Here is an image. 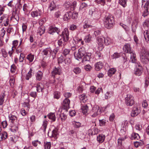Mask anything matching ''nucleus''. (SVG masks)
Wrapping results in <instances>:
<instances>
[{"mask_svg":"<svg viewBox=\"0 0 149 149\" xmlns=\"http://www.w3.org/2000/svg\"><path fill=\"white\" fill-rule=\"evenodd\" d=\"M144 27H147V30L148 29V27L149 26V20H146L143 24Z\"/></svg>","mask_w":149,"mask_h":149,"instance_id":"nucleus-53","label":"nucleus"},{"mask_svg":"<svg viewBox=\"0 0 149 149\" xmlns=\"http://www.w3.org/2000/svg\"><path fill=\"white\" fill-rule=\"evenodd\" d=\"M116 72V70L114 68H111L108 71V75L109 77H111L112 74L115 73Z\"/></svg>","mask_w":149,"mask_h":149,"instance_id":"nucleus-33","label":"nucleus"},{"mask_svg":"<svg viewBox=\"0 0 149 149\" xmlns=\"http://www.w3.org/2000/svg\"><path fill=\"white\" fill-rule=\"evenodd\" d=\"M61 69L59 68H55L52 72V76H53L54 78L56 75L60 74L61 72Z\"/></svg>","mask_w":149,"mask_h":149,"instance_id":"nucleus-18","label":"nucleus"},{"mask_svg":"<svg viewBox=\"0 0 149 149\" xmlns=\"http://www.w3.org/2000/svg\"><path fill=\"white\" fill-rule=\"evenodd\" d=\"M47 116L48 118L53 121H55L56 120V117L54 113H50Z\"/></svg>","mask_w":149,"mask_h":149,"instance_id":"nucleus-28","label":"nucleus"},{"mask_svg":"<svg viewBox=\"0 0 149 149\" xmlns=\"http://www.w3.org/2000/svg\"><path fill=\"white\" fill-rule=\"evenodd\" d=\"M72 14V12L69 11L66 13L63 17V19L65 21H68L70 18H71V15Z\"/></svg>","mask_w":149,"mask_h":149,"instance_id":"nucleus-23","label":"nucleus"},{"mask_svg":"<svg viewBox=\"0 0 149 149\" xmlns=\"http://www.w3.org/2000/svg\"><path fill=\"white\" fill-rule=\"evenodd\" d=\"M43 146L44 149H50L51 147V143L49 142L44 141Z\"/></svg>","mask_w":149,"mask_h":149,"instance_id":"nucleus-24","label":"nucleus"},{"mask_svg":"<svg viewBox=\"0 0 149 149\" xmlns=\"http://www.w3.org/2000/svg\"><path fill=\"white\" fill-rule=\"evenodd\" d=\"M79 99L81 102L85 103L87 100V98L85 95L84 94L81 95L79 97Z\"/></svg>","mask_w":149,"mask_h":149,"instance_id":"nucleus-39","label":"nucleus"},{"mask_svg":"<svg viewBox=\"0 0 149 149\" xmlns=\"http://www.w3.org/2000/svg\"><path fill=\"white\" fill-rule=\"evenodd\" d=\"M70 50L69 49H65L63 50L62 54L64 56H66L69 54Z\"/></svg>","mask_w":149,"mask_h":149,"instance_id":"nucleus-50","label":"nucleus"},{"mask_svg":"<svg viewBox=\"0 0 149 149\" xmlns=\"http://www.w3.org/2000/svg\"><path fill=\"white\" fill-rule=\"evenodd\" d=\"M125 103L127 105L131 106L134 103L133 97L130 95H127L125 99Z\"/></svg>","mask_w":149,"mask_h":149,"instance_id":"nucleus-7","label":"nucleus"},{"mask_svg":"<svg viewBox=\"0 0 149 149\" xmlns=\"http://www.w3.org/2000/svg\"><path fill=\"white\" fill-rule=\"evenodd\" d=\"M141 60L144 64L149 62V51L144 47H142L141 51Z\"/></svg>","mask_w":149,"mask_h":149,"instance_id":"nucleus-3","label":"nucleus"},{"mask_svg":"<svg viewBox=\"0 0 149 149\" xmlns=\"http://www.w3.org/2000/svg\"><path fill=\"white\" fill-rule=\"evenodd\" d=\"M88 5L85 3H82L81 4L79 8V11H81L83 9L85 10V8L87 7Z\"/></svg>","mask_w":149,"mask_h":149,"instance_id":"nucleus-43","label":"nucleus"},{"mask_svg":"<svg viewBox=\"0 0 149 149\" xmlns=\"http://www.w3.org/2000/svg\"><path fill=\"white\" fill-rule=\"evenodd\" d=\"M37 91L38 92H42V90L44 89V86L41 83L38 84L36 87Z\"/></svg>","mask_w":149,"mask_h":149,"instance_id":"nucleus-29","label":"nucleus"},{"mask_svg":"<svg viewBox=\"0 0 149 149\" xmlns=\"http://www.w3.org/2000/svg\"><path fill=\"white\" fill-rule=\"evenodd\" d=\"M91 36L89 34L87 36H85L84 39L85 42H89L91 40Z\"/></svg>","mask_w":149,"mask_h":149,"instance_id":"nucleus-46","label":"nucleus"},{"mask_svg":"<svg viewBox=\"0 0 149 149\" xmlns=\"http://www.w3.org/2000/svg\"><path fill=\"white\" fill-rule=\"evenodd\" d=\"M70 101L69 99L65 98L63 101L62 105V109L63 111L67 112L68 110L70 107Z\"/></svg>","mask_w":149,"mask_h":149,"instance_id":"nucleus-8","label":"nucleus"},{"mask_svg":"<svg viewBox=\"0 0 149 149\" xmlns=\"http://www.w3.org/2000/svg\"><path fill=\"white\" fill-rule=\"evenodd\" d=\"M25 56L24 54L23 53H21L20 54L19 58V61L20 62H22L23 61V60L24 59V58Z\"/></svg>","mask_w":149,"mask_h":149,"instance_id":"nucleus-57","label":"nucleus"},{"mask_svg":"<svg viewBox=\"0 0 149 149\" xmlns=\"http://www.w3.org/2000/svg\"><path fill=\"white\" fill-rule=\"evenodd\" d=\"M34 58V55L30 54L27 55L26 57V59L30 62H32Z\"/></svg>","mask_w":149,"mask_h":149,"instance_id":"nucleus-44","label":"nucleus"},{"mask_svg":"<svg viewBox=\"0 0 149 149\" xmlns=\"http://www.w3.org/2000/svg\"><path fill=\"white\" fill-rule=\"evenodd\" d=\"M41 12L39 10H36L32 11L31 12V15L32 17H37L40 18V17Z\"/></svg>","mask_w":149,"mask_h":149,"instance_id":"nucleus-15","label":"nucleus"},{"mask_svg":"<svg viewBox=\"0 0 149 149\" xmlns=\"http://www.w3.org/2000/svg\"><path fill=\"white\" fill-rule=\"evenodd\" d=\"M32 69L31 68L30 69L29 72L26 74V79L28 80L32 76Z\"/></svg>","mask_w":149,"mask_h":149,"instance_id":"nucleus-52","label":"nucleus"},{"mask_svg":"<svg viewBox=\"0 0 149 149\" xmlns=\"http://www.w3.org/2000/svg\"><path fill=\"white\" fill-rule=\"evenodd\" d=\"M60 93L59 92H56L54 93V97L57 99H58L60 97Z\"/></svg>","mask_w":149,"mask_h":149,"instance_id":"nucleus-58","label":"nucleus"},{"mask_svg":"<svg viewBox=\"0 0 149 149\" xmlns=\"http://www.w3.org/2000/svg\"><path fill=\"white\" fill-rule=\"evenodd\" d=\"M123 49L125 52L130 54L134 52L132 50L130 44L128 43L124 45Z\"/></svg>","mask_w":149,"mask_h":149,"instance_id":"nucleus-11","label":"nucleus"},{"mask_svg":"<svg viewBox=\"0 0 149 149\" xmlns=\"http://www.w3.org/2000/svg\"><path fill=\"white\" fill-rule=\"evenodd\" d=\"M16 70V68L15 65L13 64L12 65L11 67L10 71L13 73H15Z\"/></svg>","mask_w":149,"mask_h":149,"instance_id":"nucleus-61","label":"nucleus"},{"mask_svg":"<svg viewBox=\"0 0 149 149\" xmlns=\"http://www.w3.org/2000/svg\"><path fill=\"white\" fill-rule=\"evenodd\" d=\"M11 131L13 132H17L18 130V127L16 126H12L10 129Z\"/></svg>","mask_w":149,"mask_h":149,"instance_id":"nucleus-55","label":"nucleus"},{"mask_svg":"<svg viewBox=\"0 0 149 149\" xmlns=\"http://www.w3.org/2000/svg\"><path fill=\"white\" fill-rule=\"evenodd\" d=\"M58 134V130L57 129H54L52 131L51 136L50 137H53L56 139L57 138V136Z\"/></svg>","mask_w":149,"mask_h":149,"instance_id":"nucleus-37","label":"nucleus"},{"mask_svg":"<svg viewBox=\"0 0 149 149\" xmlns=\"http://www.w3.org/2000/svg\"><path fill=\"white\" fill-rule=\"evenodd\" d=\"M95 56L98 58H102L103 56L101 54V52L98 51L96 52Z\"/></svg>","mask_w":149,"mask_h":149,"instance_id":"nucleus-51","label":"nucleus"},{"mask_svg":"<svg viewBox=\"0 0 149 149\" xmlns=\"http://www.w3.org/2000/svg\"><path fill=\"white\" fill-rule=\"evenodd\" d=\"M130 62H131L133 63H136V64L138 62H137V60L136 58V55L134 52L130 54Z\"/></svg>","mask_w":149,"mask_h":149,"instance_id":"nucleus-19","label":"nucleus"},{"mask_svg":"<svg viewBox=\"0 0 149 149\" xmlns=\"http://www.w3.org/2000/svg\"><path fill=\"white\" fill-rule=\"evenodd\" d=\"M119 3L122 6L124 7H125L126 5V0H119Z\"/></svg>","mask_w":149,"mask_h":149,"instance_id":"nucleus-54","label":"nucleus"},{"mask_svg":"<svg viewBox=\"0 0 149 149\" xmlns=\"http://www.w3.org/2000/svg\"><path fill=\"white\" fill-rule=\"evenodd\" d=\"M2 129L0 128V141L5 140L7 138L8 134L5 132H1Z\"/></svg>","mask_w":149,"mask_h":149,"instance_id":"nucleus-16","label":"nucleus"},{"mask_svg":"<svg viewBox=\"0 0 149 149\" xmlns=\"http://www.w3.org/2000/svg\"><path fill=\"white\" fill-rule=\"evenodd\" d=\"M73 71L76 74H79L81 72V69L79 68L76 67L74 68Z\"/></svg>","mask_w":149,"mask_h":149,"instance_id":"nucleus-48","label":"nucleus"},{"mask_svg":"<svg viewBox=\"0 0 149 149\" xmlns=\"http://www.w3.org/2000/svg\"><path fill=\"white\" fill-rule=\"evenodd\" d=\"M56 5L54 1L51 2L49 6V9L50 11L54 10L56 8Z\"/></svg>","mask_w":149,"mask_h":149,"instance_id":"nucleus-30","label":"nucleus"},{"mask_svg":"<svg viewBox=\"0 0 149 149\" xmlns=\"http://www.w3.org/2000/svg\"><path fill=\"white\" fill-rule=\"evenodd\" d=\"M111 0H95L96 2L102 6L108 4V3L111 2Z\"/></svg>","mask_w":149,"mask_h":149,"instance_id":"nucleus-20","label":"nucleus"},{"mask_svg":"<svg viewBox=\"0 0 149 149\" xmlns=\"http://www.w3.org/2000/svg\"><path fill=\"white\" fill-rule=\"evenodd\" d=\"M140 138L139 135L136 133H133L132 135L131 138L132 139H138Z\"/></svg>","mask_w":149,"mask_h":149,"instance_id":"nucleus-45","label":"nucleus"},{"mask_svg":"<svg viewBox=\"0 0 149 149\" xmlns=\"http://www.w3.org/2000/svg\"><path fill=\"white\" fill-rule=\"evenodd\" d=\"M71 62V60L69 58H66L65 60H64L63 63L65 64L68 65L70 64Z\"/></svg>","mask_w":149,"mask_h":149,"instance_id":"nucleus-49","label":"nucleus"},{"mask_svg":"<svg viewBox=\"0 0 149 149\" xmlns=\"http://www.w3.org/2000/svg\"><path fill=\"white\" fill-rule=\"evenodd\" d=\"M45 27L41 25L38 28L37 33L40 36H41L45 32Z\"/></svg>","mask_w":149,"mask_h":149,"instance_id":"nucleus-21","label":"nucleus"},{"mask_svg":"<svg viewBox=\"0 0 149 149\" xmlns=\"http://www.w3.org/2000/svg\"><path fill=\"white\" fill-rule=\"evenodd\" d=\"M61 30L59 28L56 27L54 25L50 26L48 29V33L51 34H54L55 33H56L59 36L61 34Z\"/></svg>","mask_w":149,"mask_h":149,"instance_id":"nucleus-5","label":"nucleus"},{"mask_svg":"<svg viewBox=\"0 0 149 149\" xmlns=\"http://www.w3.org/2000/svg\"><path fill=\"white\" fill-rule=\"evenodd\" d=\"M9 82L10 84V85L11 87H13L14 85L15 82V80L14 79L13 77H11L9 80Z\"/></svg>","mask_w":149,"mask_h":149,"instance_id":"nucleus-59","label":"nucleus"},{"mask_svg":"<svg viewBox=\"0 0 149 149\" xmlns=\"http://www.w3.org/2000/svg\"><path fill=\"white\" fill-rule=\"evenodd\" d=\"M93 111L94 112L92 116L94 117L100 113L101 110L99 109V106H97L96 107H93Z\"/></svg>","mask_w":149,"mask_h":149,"instance_id":"nucleus-14","label":"nucleus"},{"mask_svg":"<svg viewBox=\"0 0 149 149\" xmlns=\"http://www.w3.org/2000/svg\"><path fill=\"white\" fill-rule=\"evenodd\" d=\"M103 66V63L101 61L97 62L95 65V69L96 71H99Z\"/></svg>","mask_w":149,"mask_h":149,"instance_id":"nucleus-17","label":"nucleus"},{"mask_svg":"<svg viewBox=\"0 0 149 149\" xmlns=\"http://www.w3.org/2000/svg\"><path fill=\"white\" fill-rule=\"evenodd\" d=\"M135 66L136 68L135 70L134 73L136 75L140 76L143 73V69L139 63H136Z\"/></svg>","mask_w":149,"mask_h":149,"instance_id":"nucleus-6","label":"nucleus"},{"mask_svg":"<svg viewBox=\"0 0 149 149\" xmlns=\"http://www.w3.org/2000/svg\"><path fill=\"white\" fill-rule=\"evenodd\" d=\"M143 11L142 14V16H143L144 17L147 16L149 14L148 10L147 9Z\"/></svg>","mask_w":149,"mask_h":149,"instance_id":"nucleus-62","label":"nucleus"},{"mask_svg":"<svg viewBox=\"0 0 149 149\" xmlns=\"http://www.w3.org/2000/svg\"><path fill=\"white\" fill-rule=\"evenodd\" d=\"M113 93L111 92H107L105 95V98L108 99L113 95Z\"/></svg>","mask_w":149,"mask_h":149,"instance_id":"nucleus-42","label":"nucleus"},{"mask_svg":"<svg viewBox=\"0 0 149 149\" xmlns=\"http://www.w3.org/2000/svg\"><path fill=\"white\" fill-rule=\"evenodd\" d=\"M140 112V111L136 107L133 108L131 113L132 117H134L137 116Z\"/></svg>","mask_w":149,"mask_h":149,"instance_id":"nucleus-13","label":"nucleus"},{"mask_svg":"<svg viewBox=\"0 0 149 149\" xmlns=\"http://www.w3.org/2000/svg\"><path fill=\"white\" fill-rule=\"evenodd\" d=\"M47 121L46 120H44L43 122V123L42 125V128L44 130V132L45 131L46 129L47 128Z\"/></svg>","mask_w":149,"mask_h":149,"instance_id":"nucleus-47","label":"nucleus"},{"mask_svg":"<svg viewBox=\"0 0 149 149\" xmlns=\"http://www.w3.org/2000/svg\"><path fill=\"white\" fill-rule=\"evenodd\" d=\"M114 23L113 17L111 16L107 17L104 22L105 27L107 29H110L112 27Z\"/></svg>","mask_w":149,"mask_h":149,"instance_id":"nucleus-4","label":"nucleus"},{"mask_svg":"<svg viewBox=\"0 0 149 149\" xmlns=\"http://www.w3.org/2000/svg\"><path fill=\"white\" fill-rule=\"evenodd\" d=\"M58 52V49L57 48L55 49L52 52V56L54 58L56 57V55Z\"/></svg>","mask_w":149,"mask_h":149,"instance_id":"nucleus-56","label":"nucleus"},{"mask_svg":"<svg viewBox=\"0 0 149 149\" xmlns=\"http://www.w3.org/2000/svg\"><path fill=\"white\" fill-rule=\"evenodd\" d=\"M81 109L82 110V113L84 114H86L87 113L88 110V107L87 105H84L82 106L81 108Z\"/></svg>","mask_w":149,"mask_h":149,"instance_id":"nucleus-31","label":"nucleus"},{"mask_svg":"<svg viewBox=\"0 0 149 149\" xmlns=\"http://www.w3.org/2000/svg\"><path fill=\"white\" fill-rule=\"evenodd\" d=\"M65 112H67L65 111H63V109H62L61 113L60 114V116L62 121H64L67 118L66 114L64 113Z\"/></svg>","mask_w":149,"mask_h":149,"instance_id":"nucleus-26","label":"nucleus"},{"mask_svg":"<svg viewBox=\"0 0 149 149\" xmlns=\"http://www.w3.org/2000/svg\"><path fill=\"white\" fill-rule=\"evenodd\" d=\"M9 118L10 119V120H11V123H13L14 121L16 120L17 119V117L15 116L12 115V114H10L9 115Z\"/></svg>","mask_w":149,"mask_h":149,"instance_id":"nucleus-32","label":"nucleus"},{"mask_svg":"<svg viewBox=\"0 0 149 149\" xmlns=\"http://www.w3.org/2000/svg\"><path fill=\"white\" fill-rule=\"evenodd\" d=\"M144 36L145 40L147 43H149V33L148 30L144 31Z\"/></svg>","mask_w":149,"mask_h":149,"instance_id":"nucleus-27","label":"nucleus"},{"mask_svg":"<svg viewBox=\"0 0 149 149\" xmlns=\"http://www.w3.org/2000/svg\"><path fill=\"white\" fill-rule=\"evenodd\" d=\"M97 42L99 45V49L102 50L103 48L104 44V37L102 36L98 37L97 38Z\"/></svg>","mask_w":149,"mask_h":149,"instance_id":"nucleus-10","label":"nucleus"},{"mask_svg":"<svg viewBox=\"0 0 149 149\" xmlns=\"http://www.w3.org/2000/svg\"><path fill=\"white\" fill-rule=\"evenodd\" d=\"M142 6L144 7L145 10H148L149 6V1H148L142 0Z\"/></svg>","mask_w":149,"mask_h":149,"instance_id":"nucleus-22","label":"nucleus"},{"mask_svg":"<svg viewBox=\"0 0 149 149\" xmlns=\"http://www.w3.org/2000/svg\"><path fill=\"white\" fill-rule=\"evenodd\" d=\"M77 2L76 1H74L71 3L70 9L71 10H74L77 6Z\"/></svg>","mask_w":149,"mask_h":149,"instance_id":"nucleus-40","label":"nucleus"},{"mask_svg":"<svg viewBox=\"0 0 149 149\" xmlns=\"http://www.w3.org/2000/svg\"><path fill=\"white\" fill-rule=\"evenodd\" d=\"M78 15V13L76 12H74L72 13V14L71 15V18L72 19L76 18Z\"/></svg>","mask_w":149,"mask_h":149,"instance_id":"nucleus-60","label":"nucleus"},{"mask_svg":"<svg viewBox=\"0 0 149 149\" xmlns=\"http://www.w3.org/2000/svg\"><path fill=\"white\" fill-rule=\"evenodd\" d=\"M52 52L51 48L49 47L44 49L42 52V53L43 56H50Z\"/></svg>","mask_w":149,"mask_h":149,"instance_id":"nucleus-12","label":"nucleus"},{"mask_svg":"<svg viewBox=\"0 0 149 149\" xmlns=\"http://www.w3.org/2000/svg\"><path fill=\"white\" fill-rule=\"evenodd\" d=\"M11 18H14L17 21L19 20V17L18 15L17 14L16 11H13L12 13V16Z\"/></svg>","mask_w":149,"mask_h":149,"instance_id":"nucleus-34","label":"nucleus"},{"mask_svg":"<svg viewBox=\"0 0 149 149\" xmlns=\"http://www.w3.org/2000/svg\"><path fill=\"white\" fill-rule=\"evenodd\" d=\"M65 7L67 8H70L71 3L69 1H66L64 4Z\"/></svg>","mask_w":149,"mask_h":149,"instance_id":"nucleus-63","label":"nucleus"},{"mask_svg":"<svg viewBox=\"0 0 149 149\" xmlns=\"http://www.w3.org/2000/svg\"><path fill=\"white\" fill-rule=\"evenodd\" d=\"M5 95L4 93H2L0 95V105H1L3 104Z\"/></svg>","mask_w":149,"mask_h":149,"instance_id":"nucleus-35","label":"nucleus"},{"mask_svg":"<svg viewBox=\"0 0 149 149\" xmlns=\"http://www.w3.org/2000/svg\"><path fill=\"white\" fill-rule=\"evenodd\" d=\"M144 143L143 141H136L134 142V145L135 147L138 148L139 146H141L143 145Z\"/></svg>","mask_w":149,"mask_h":149,"instance_id":"nucleus-36","label":"nucleus"},{"mask_svg":"<svg viewBox=\"0 0 149 149\" xmlns=\"http://www.w3.org/2000/svg\"><path fill=\"white\" fill-rule=\"evenodd\" d=\"M1 52L2 55L4 57L6 58L7 56V53L6 52L5 50L4 49H2Z\"/></svg>","mask_w":149,"mask_h":149,"instance_id":"nucleus-64","label":"nucleus"},{"mask_svg":"<svg viewBox=\"0 0 149 149\" xmlns=\"http://www.w3.org/2000/svg\"><path fill=\"white\" fill-rule=\"evenodd\" d=\"M104 43L106 45H109L111 42V40L110 38L107 37L105 38L104 37Z\"/></svg>","mask_w":149,"mask_h":149,"instance_id":"nucleus-38","label":"nucleus"},{"mask_svg":"<svg viewBox=\"0 0 149 149\" xmlns=\"http://www.w3.org/2000/svg\"><path fill=\"white\" fill-rule=\"evenodd\" d=\"M105 139L104 135L103 134H99L97 137V140L100 143H102L104 141Z\"/></svg>","mask_w":149,"mask_h":149,"instance_id":"nucleus-25","label":"nucleus"},{"mask_svg":"<svg viewBox=\"0 0 149 149\" xmlns=\"http://www.w3.org/2000/svg\"><path fill=\"white\" fill-rule=\"evenodd\" d=\"M91 55V53H86L84 50V47H81L78 50V52L74 53V55L75 58L79 60L82 58L83 62L89 61Z\"/></svg>","mask_w":149,"mask_h":149,"instance_id":"nucleus-1","label":"nucleus"},{"mask_svg":"<svg viewBox=\"0 0 149 149\" xmlns=\"http://www.w3.org/2000/svg\"><path fill=\"white\" fill-rule=\"evenodd\" d=\"M89 14L95 19H97L100 16V12L96 9H92L89 11Z\"/></svg>","mask_w":149,"mask_h":149,"instance_id":"nucleus-9","label":"nucleus"},{"mask_svg":"<svg viewBox=\"0 0 149 149\" xmlns=\"http://www.w3.org/2000/svg\"><path fill=\"white\" fill-rule=\"evenodd\" d=\"M42 73L40 71L38 72L36 75V79L37 80L40 81L42 78Z\"/></svg>","mask_w":149,"mask_h":149,"instance_id":"nucleus-41","label":"nucleus"},{"mask_svg":"<svg viewBox=\"0 0 149 149\" xmlns=\"http://www.w3.org/2000/svg\"><path fill=\"white\" fill-rule=\"evenodd\" d=\"M59 40L58 41V44L60 47H64L69 39V32L67 29L65 28L61 35L58 36Z\"/></svg>","mask_w":149,"mask_h":149,"instance_id":"nucleus-2","label":"nucleus"}]
</instances>
